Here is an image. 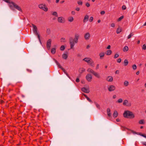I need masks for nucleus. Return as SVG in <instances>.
Returning a JSON list of instances; mask_svg holds the SVG:
<instances>
[{"label":"nucleus","mask_w":146,"mask_h":146,"mask_svg":"<svg viewBox=\"0 0 146 146\" xmlns=\"http://www.w3.org/2000/svg\"><path fill=\"white\" fill-rule=\"evenodd\" d=\"M110 108H108L107 110V115L108 117H110L111 116V113H110Z\"/></svg>","instance_id":"15"},{"label":"nucleus","mask_w":146,"mask_h":146,"mask_svg":"<svg viewBox=\"0 0 146 146\" xmlns=\"http://www.w3.org/2000/svg\"><path fill=\"white\" fill-rule=\"evenodd\" d=\"M87 71L89 72L92 74L96 77L98 78H101L100 75L97 72H95L93 70L90 68H89L87 69Z\"/></svg>","instance_id":"5"},{"label":"nucleus","mask_w":146,"mask_h":146,"mask_svg":"<svg viewBox=\"0 0 146 146\" xmlns=\"http://www.w3.org/2000/svg\"><path fill=\"white\" fill-rule=\"evenodd\" d=\"M112 53V51L111 50H108L107 51L106 54L108 55H110Z\"/></svg>","instance_id":"25"},{"label":"nucleus","mask_w":146,"mask_h":146,"mask_svg":"<svg viewBox=\"0 0 146 146\" xmlns=\"http://www.w3.org/2000/svg\"><path fill=\"white\" fill-rule=\"evenodd\" d=\"M3 1L8 3V6L10 9L13 11H14L16 9L18 11L22 12V10L21 7L14 2L11 1V0H3Z\"/></svg>","instance_id":"1"},{"label":"nucleus","mask_w":146,"mask_h":146,"mask_svg":"<svg viewBox=\"0 0 146 146\" xmlns=\"http://www.w3.org/2000/svg\"><path fill=\"white\" fill-rule=\"evenodd\" d=\"M126 9V7L125 5H123L122 7V9L123 10H125Z\"/></svg>","instance_id":"50"},{"label":"nucleus","mask_w":146,"mask_h":146,"mask_svg":"<svg viewBox=\"0 0 146 146\" xmlns=\"http://www.w3.org/2000/svg\"><path fill=\"white\" fill-rule=\"evenodd\" d=\"M67 76L70 79V76L68 75V74L67 73V72L66 73H65Z\"/></svg>","instance_id":"58"},{"label":"nucleus","mask_w":146,"mask_h":146,"mask_svg":"<svg viewBox=\"0 0 146 146\" xmlns=\"http://www.w3.org/2000/svg\"><path fill=\"white\" fill-rule=\"evenodd\" d=\"M121 128L123 130H125L126 129V127L123 126H121Z\"/></svg>","instance_id":"48"},{"label":"nucleus","mask_w":146,"mask_h":146,"mask_svg":"<svg viewBox=\"0 0 146 146\" xmlns=\"http://www.w3.org/2000/svg\"><path fill=\"white\" fill-rule=\"evenodd\" d=\"M80 8L79 7H77L75 9L77 11H79L80 10Z\"/></svg>","instance_id":"61"},{"label":"nucleus","mask_w":146,"mask_h":146,"mask_svg":"<svg viewBox=\"0 0 146 146\" xmlns=\"http://www.w3.org/2000/svg\"><path fill=\"white\" fill-rule=\"evenodd\" d=\"M113 80V78L112 76H109L107 78V80L109 82H112Z\"/></svg>","instance_id":"17"},{"label":"nucleus","mask_w":146,"mask_h":146,"mask_svg":"<svg viewBox=\"0 0 146 146\" xmlns=\"http://www.w3.org/2000/svg\"><path fill=\"white\" fill-rule=\"evenodd\" d=\"M123 116L127 118L132 119L135 117V115L131 111L128 110L125 111L123 113Z\"/></svg>","instance_id":"3"},{"label":"nucleus","mask_w":146,"mask_h":146,"mask_svg":"<svg viewBox=\"0 0 146 146\" xmlns=\"http://www.w3.org/2000/svg\"><path fill=\"white\" fill-rule=\"evenodd\" d=\"M86 78L87 81L89 82H91L92 79V77L90 74H88L86 76Z\"/></svg>","instance_id":"8"},{"label":"nucleus","mask_w":146,"mask_h":146,"mask_svg":"<svg viewBox=\"0 0 146 146\" xmlns=\"http://www.w3.org/2000/svg\"><path fill=\"white\" fill-rule=\"evenodd\" d=\"M124 65L125 66H126L127 65V64H128V62L127 60L125 59V60L124 61Z\"/></svg>","instance_id":"31"},{"label":"nucleus","mask_w":146,"mask_h":146,"mask_svg":"<svg viewBox=\"0 0 146 146\" xmlns=\"http://www.w3.org/2000/svg\"><path fill=\"white\" fill-rule=\"evenodd\" d=\"M52 15H53L55 16L56 17H58V15L57 13L56 12H54L52 13Z\"/></svg>","instance_id":"33"},{"label":"nucleus","mask_w":146,"mask_h":146,"mask_svg":"<svg viewBox=\"0 0 146 146\" xmlns=\"http://www.w3.org/2000/svg\"><path fill=\"white\" fill-rule=\"evenodd\" d=\"M122 102H123V100L121 98L119 99L117 101V102L118 103H121Z\"/></svg>","instance_id":"40"},{"label":"nucleus","mask_w":146,"mask_h":146,"mask_svg":"<svg viewBox=\"0 0 146 146\" xmlns=\"http://www.w3.org/2000/svg\"><path fill=\"white\" fill-rule=\"evenodd\" d=\"M58 21L59 23H64L65 22V20L63 17H58Z\"/></svg>","instance_id":"10"},{"label":"nucleus","mask_w":146,"mask_h":146,"mask_svg":"<svg viewBox=\"0 0 146 146\" xmlns=\"http://www.w3.org/2000/svg\"><path fill=\"white\" fill-rule=\"evenodd\" d=\"M119 71L118 70H117L115 72V74H119Z\"/></svg>","instance_id":"55"},{"label":"nucleus","mask_w":146,"mask_h":146,"mask_svg":"<svg viewBox=\"0 0 146 146\" xmlns=\"http://www.w3.org/2000/svg\"><path fill=\"white\" fill-rule=\"evenodd\" d=\"M87 100L88 101L90 102L91 103H92V100L89 98L88 97L87 99Z\"/></svg>","instance_id":"51"},{"label":"nucleus","mask_w":146,"mask_h":146,"mask_svg":"<svg viewBox=\"0 0 146 146\" xmlns=\"http://www.w3.org/2000/svg\"><path fill=\"white\" fill-rule=\"evenodd\" d=\"M141 136L146 138V136L145 135V134H141Z\"/></svg>","instance_id":"62"},{"label":"nucleus","mask_w":146,"mask_h":146,"mask_svg":"<svg viewBox=\"0 0 146 146\" xmlns=\"http://www.w3.org/2000/svg\"><path fill=\"white\" fill-rule=\"evenodd\" d=\"M124 17L123 16H122L121 17H120L118 19V21H120L122 19H123Z\"/></svg>","instance_id":"39"},{"label":"nucleus","mask_w":146,"mask_h":146,"mask_svg":"<svg viewBox=\"0 0 146 146\" xmlns=\"http://www.w3.org/2000/svg\"><path fill=\"white\" fill-rule=\"evenodd\" d=\"M145 123V120L143 119L140 120L139 121V123L141 124H143Z\"/></svg>","instance_id":"22"},{"label":"nucleus","mask_w":146,"mask_h":146,"mask_svg":"<svg viewBox=\"0 0 146 146\" xmlns=\"http://www.w3.org/2000/svg\"><path fill=\"white\" fill-rule=\"evenodd\" d=\"M129 84V82L127 81H125L124 82V85L125 86H127Z\"/></svg>","instance_id":"32"},{"label":"nucleus","mask_w":146,"mask_h":146,"mask_svg":"<svg viewBox=\"0 0 146 146\" xmlns=\"http://www.w3.org/2000/svg\"><path fill=\"white\" fill-rule=\"evenodd\" d=\"M146 142H142V144L143 145H144L146 146Z\"/></svg>","instance_id":"64"},{"label":"nucleus","mask_w":146,"mask_h":146,"mask_svg":"<svg viewBox=\"0 0 146 146\" xmlns=\"http://www.w3.org/2000/svg\"><path fill=\"white\" fill-rule=\"evenodd\" d=\"M111 26L112 27H115V24L114 23H112L111 24Z\"/></svg>","instance_id":"59"},{"label":"nucleus","mask_w":146,"mask_h":146,"mask_svg":"<svg viewBox=\"0 0 146 146\" xmlns=\"http://www.w3.org/2000/svg\"><path fill=\"white\" fill-rule=\"evenodd\" d=\"M51 52L53 54H54L56 52V49L55 48H52L51 51Z\"/></svg>","instance_id":"23"},{"label":"nucleus","mask_w":146,"mask_h":146,"mask_svg":"<svg viewBox=\"0 0 146 146\" xmlns=\"http://www.w3.org/2000/svg\"><path fill=\"white\" fill-rule=\"evenodd\" d=\"M53 60L55 62L57 65L58 66L59 68H61V66L60 65V64L58 63V62L54 58L53 59Z\"/></svg>","instance_id":"16"},{"label":"nucleus","mask_w":146,"mask_h":146,"mask_svg":"<svg viewBox=\"0 0 146 146\" xmlns=\"http://www.w3.org/2000/svg\"><path fill=\"white\" fill-rule=\"evenodd\" d=\"M89 19V16L88 15H86L85 16L83 20V22L84 23L86 22L87 21H88V20Z\"/></svg>","instance_id":"14"},{"label":"nucleus","mask_w":146,"mask_h":146,"mask_svg":"<svg viewBox=\"0 0 146 146\" xmlns=\"http://www.w3.org/2000/svg\"><path fill=\"white\" fill-rule=\"evenodd\" d=\"M80 77V75L79 76H78V78H77L76 79V81L77 82H80V80L79 78Z\"/></svg>","instance_id":"36"},{"label":"nucleus","mask_w":146,"mask_h":146,"mask_svg":"<svg viewBox=\"0 0 146 146\" xmlns=\"http://www.w3.org/2000/svg\"><path fill=\"white\" fill-rule=\"evenodd\" d=\"M52 40L51 39H48L46 42V47L48 50H49L51 46Z\"/></svg>","instance_id":"7"},{"label":"nucleus","mask_w":146,"mask_h":146,"mask_svg":"<svg viewBox=\"0 0 146 146\" xmlns=\"http://www.w3.org/2000/svg\"><path fill=\"white\" fill-rule=\"evenodd\" d=\"M93 20V17H90L89 19V21L90 22H92Z\"/></svg>","instance_id":"47"},{"label":"nucleus","mask_w":146,"mask_h":146,"mask_svg":"<svg viewBox=\"0 0 146 146\" xmlns=\"http://www.w3.org/2000/svg\"><path fill=\"white\" fill-rule=\"evenodd\" d=\"M142 49L145 50L146 49V45L145 44H144L143 45L142 47Z\"/></svg>","instance_id":"44"},{"label":"nucleus","mask_w":146,"mask_h":146,"mask_svg":"<svg viewBox=\"0 0 146 146\" xmlns=\"http://www.w3.org/2000/svg\"><path fill=\"white\" fill-rule=\"evenodd\" d=\"M134 70H135L137 68V66L135 64H134L132 66Z\"/></svg>","instance_id":"42"},{"label":"nucleus","mask_w":146,"mask_h":146,"mask_svg":"<svg viewBox=\"0 0 146 146\" xmlns=\"http://www.w3.org/2000/svg\"><path fill=\"white\" fill-rule=\"evenodd\" d=\"M90 37V34L89 33H87L84 35V38L86 40H88Z\"/></svg>","instance_id":"13"},{"label":"nucleus","mask_w":146,"mask_h":146,"mask_svg":"<svg viewBox=\"0 0 146 146\" xmlns=\"http://www.w3.org/2000/svg\"><path fill=\"white\" fill-rule=\"evenodd\" d=\"M68 21L70 22H72L74 21L73 17H70L68 18Z\"/></svg>","instance_id":"29"},{"label":"nucleus","mask_w":146,"mask_h":146,"mask_svg":"<svg viewBox=\"0 0 146 146\" xmlns=\"http://www.w3.org/2000/svg\"><path fill=\"white\" fill-rule=\"evenodd\" d=\"M115 87L113 85H111L108 87V90L110 92H111L115 90Z\"/></svg>","instance_id":"11"},{"label":"nucleus","mask_w":146,"mask_h":146,"mask_svg":"<svg viewBox=\"0 0 146 146\" xmlns=\"http://www.w3.org/2000/svg\"><path fill=\"white\" fill-rule=\"evenodd\" d=\"M81 90L83 92L86 93H88L90 92L89 88L87 89L85 87L82 88Z\"/></svg>","instance_id":"12"},{"label":"nucleus","mask_w":146,"mask_h":146,"mask_svg":"<svg viewBox=\"0 0 146 146\" xmlns=\"http://www.w3.org/2000/svg\"><path fill=\"white\" fill-rule=\"evenodd\" d=\"M119 55L118 54H116L114 55V58L115 59L116 58H117L118 57H119Z\"/></svg>","instance_id":"45"},{"label":"nucleus","mask_w":146,"mask_h":146,"mask_svg":"<svg viewBox=\"0 0 146 146\" xmlns=\"http://www.w3.org/2000/svg\"><path fill=\"white\" fill-rule=\"evenodd\" d=\"M71 13L73 15H74L75 14V12L74 11H72L71 12Z\"/></svg>","instance_id":"63"},{"label":"nucleus","mask_w":146,"mask_h":146,"mask_svg":"<svg viewBox=\"0 0 146 146\" xmlns=\"http://www.w3.org/2000/svg\"><path fill=\"white\" fill-rule=\"evenodd\" d=\"M67 76L70 79V76L68 75V74L67 73V72L66 73H65Z\"/></svg>","instance_id":"56"},{"label":"nucleus","mask_w":146,"mask_h":146,"mask_svg":"<svg viewBox=\"0 0 146 146\" xmlns=\"http://www.w3.org/2000/svg\"><path fill=\"white\" fill-rule=\"evenodd\" d=\"M133 133H135V134H137L138 135H141V133L136 132L134 131H133Z\"/></svg>","instance_id":"43"},{"label":"nucleus","mask_w":146,"mask_h":146,"mask_svg":"<svg viewBox=\"0 0 146 146\" xmlns=\"http://www.w3.org/2000/svg\"><path fill=\"white\" fill-rule=\"evenodd\" d=\"M65 48V46L64 45H62L60 47V49L62 51L64 50Z\"/></svg>","instance_id":"34"},{"label":"nucleus","mask_w":146,"mask_h":146,"mask_svg":"<svg viewBox=\"0 0 146 146\" xmlns=\"http://www.w3.org/2000/svg\"><path fill=\"white\" fill-rule=\"evenodd\" d=\"M123 105L127 106L130 107L131 106V104L130 103H129L127 100H125L123 101Z\"/></svg>","instance_id":"9"},{"label":"nucleus","mask_w":146,"mask_h":146,"mask_svg":"<svg viewBox=\"0 0 146 146\" xmlns=\"http://www.w3.org/2000/svg\"><path fill=\"white\" fill-rule=\"evenodd\" d=\"M91 62L89 64V65L92 67H94V63L93 61Z\"/></svg>","instance_id":"37"},{"label":"nucleus","mask_w":146,"mask_h":146,"mask_svg":"<svg viewBox=\"0 0 146 146\" xmlns=\"http://www.w3.org/2000/svg\"><path fill=\"white\" fill-rule=\"evenodd\" d=\"M82 95H83L86 99H87L88 98V96L84 94L83 93Z\"/></svg>","instance_id":"53"},{"label":"nucleus","mask_w":146,"mask_h":146,"mask_svg":"<svg viewBox=\"0 0 146 146\" xmlns=\"http://www.w3.org/2000/svg\"><path fill=\"white\" fill-rule=\"evenodd\" d=\"M128 47L127 46H126L124 47L123 48V51L124 52H127L128 50Z\"/></svg>","instance_id":"27"},{"label":"nucleus","mask_w":146,"mask_h":146,"mask_svg":"<svg viewBox=\"0 0 146 146\" xmlns=\"http://www.w3.org/2000/svg\"><path fill=\"white\" fill-rule=\"evenodd\" d=\"M74 36V38L72 37H70L69 39L70 49H72L75 44L77 43L78 42V40L79 38V35L77 34H76Z\"/></svg>","instance_id":"2"},{"label":"nucleus","mask_w":146,"mask_h":146,"mask_svg":"<svg viewBox=\"0 0 146 146\" xmlns=\"http://www.w3.org/2000/svg\"><path fill=\"white\" fill-rule=\"evenodd\" d=\"M121 58H119L117 61V62L118 63H120L121 62Z\"/></svg>","instance_id":"52"},{"label":"nucleus","mask_w":146,"mask_h":146,"mask_svg":"<svg viewBox=\"0 0 146 146\" xmlns=\"http://www.w3.org/2000/svg\"><path fill=\"white\" fill-rule=\"evenodd\" d=\"M118 115V113L116 111H115L113 113V116L114 118L116 117Z\"/></svg>","instance_id":"20"},{"label":"nucleus","mask_w":146,"mask_h":146,"mask_svg":"<svg viewBox=\"0 0 146 146\" xmlns=\"http://www.w3.org/2000/svg\"><path fill=\"white\" fill-rule=\"evenodd\" d=\"M91 59L90 58H85L83 59V60L87 62H88L90 61V60Z\"/></svg>","instance_id":"21"},{"label":"nucleus","mask_w":146,"mask_h":146,"mask_svg":"<svg viewBox=\"0 0 146 146\" xmlns=\"http://www.w3.org/2000/svg\"><path fill=\"white\" fill-rule=\"evenodd\" d=\"M93 60H92V59L90 60V61L88 62H87L88 64L89 65V64Z\"/></svg>","instance_id":"60"},{"label":"nucleus","mask_w":146,"mask_h":146,"mask_svg":"<svg viewBox=\"0 0 146 146\" xmlns=\"http://www.w3.org/2000/svg\"><path fill=\"white\" fill-rule=\"evenodd\" d=\"M67 76L70 79V76L68 75V74L67 73V72L66 73H65Z\"/></svg>","instance_id":"57"},{"label":"nucleus","mask_w":146,"mask_h":146,"mask_svg":"<svg viewBox=\"0 0 146 146\" xmlns=\"http://www.w3.org/2000/svg\"><path fill=\"white\" fill-rule=\"evenodd\" d=\"M46 32L48 35H49L50 33V29H47L46 31Z\"/></svg>","instance_id":"35"},{"label":"nucleus","mask_w":146,"mask_h":146,"mask_svg":"<svg viewBox=\"0 0 146 146\" xmlns=\"http://www.w3.org/2000/svg\"><path fill=\"white\" fill-rule=\"evenodd\" d=\"M77 3L79 5L82 6L83 4V2L82 1L80 0L77 1Z\"/></svg>","instance_id":"30"},{"label":"nucleus","mask_w":146,"mask_h":146,"mask_svg":"<svg viewBox=\"0 0 146 146\" xmlns=\"http://www.w3.org/2000/svg\"><path fill=\"white\" fill-rule=\"evenodd\" d=\"M104 53L103 52H101L99 54L100 58L101 59H102L103 58L102 57H103L104 56Z\"/></svg>","instance_id":"24"},{"label":"nucleus","mask_w":146,"mask_h":146,"mask_svg":"<svg viewBox=\"0 0 146 146\" xmlns=\"http://www.w3.org/2000/svg\"><path fill=\"white\" fill-rule=\"evenodd\" d=\"M122 29L121 27H119L117 29L116 33L117 34H119L121 32Z\"/></svg>","instance_id":"19"},{"label":"nucleus","mask_w":146,"mask_h":146,"mask_svg":"<svg viewBox=\"0 0 146 146\" xmlns=\"http://www.w3.org/2000/svg\"><path fill=\"white\" fill-rule=\"evenodd\" d=\"M85 70V69L84 68H81L79 69L78 71L80 73L82 74L84 72Z\"/></svg>","instance_id":"18"},{"label":"nucleus","mask_w":146,"mask_h":146,"mask_svg":"<svg viewBox=\"0 0 146 146\" xmlns=\"http://www.w3.org/2000/svg\"><path fill=\"white\" fill-rule=\"evenodd\" d=\"M94 103L96 105L97 108L98 109L100 110V106L99 104H98L96 102H94Z\"/></svg>","instance_id":"26"},{"label":"nucleus","mask_w":146,"mask_h":146,"mask_svg":"<svg viewBox=\"0 0 146 146\" xmlns=\"http://www.w3.org/2000/svg\"><path fill=\"white\" fill-rule=\"evenodd\" d=\"M32 25L33 27V31L34 34L37 36L39 41L41 43V41L40 38V36L38 32L37 28V27L36 25L33 24H32Z\"/></svg>","instance_id":"4"},{"label":"nucleus","mask_w":146,"mask_h":146,"mask_svg":"<svg viewBox=\"0 0 146 146\" xmlns=\"http://www.w3.org/2000/svg\"><path fill=\"white\" fill-rule=\"evenodd\" d=\"M38 7L39 8L44 10L45 11H47L48 10V8L46 7L45 4H42L39 5H38Z\"/></svg>","instance_id":"6"},{"label":"nucleus","mask_w":146,"mask_h":146,"mask_svg":"<svg viewBox=\"0 0 146 146\" xmlns=\"http://www.w3.org/2000/svg\"><path fill=\"white\" fill-rule=\"evenodd\" d=\"M61 42H66L65 38H62L60 39Z\"/></svg>","instance_id":"38"},{"label":"nucleus","mask_w":146,"mask_h":146,"mask_svg":"<svg viewBox=\"0 0 146 146\" xmlns=\"http://www.w3.org/2000/svg\"><path fill=\"white\" fill-rule=\"evenodd\" d=\"M62 57L63 58L66 59L68 57V55L67 54H63L62 55Z\"/></svg>","instance_id":"28"},{"label":"nucleus","mask_w":146,"mask_h":146,"mask_svg":"<svg viewBox=\"0 0 146 146\" xmlns=\"http://www.w3.org/2000/svg\"><path fill=\"white\" fill-rule=\"evenodd\" d=\"M86 5L87 7H89L90 6V4L89 3H88V2H87V3H86Z\"/></svg>","instance_id":"49"},{"label":"nucleus","mask_w":146,"mask_h":146,"mask_svg":"<svg viewBox=\"0 0 146 146\" xmlns=\"http://www.w3.org/2000/svg\"><path fill=\"white\" fill-rule=\"evenodd\" d=\"M105 12L104 11H102L100 12V14L101 15H104L105 14Z\"/></svg>","instance_id":"54"},{"label":"nucleus","mask_w":146,"mask_h":146,"mask_svg":"<svg viewBox=\"0 0 146 146\" xmlns=\"http://www.w3.org/2000/svg\"><path fill=\"white\" fill-rule=\"evenodd\" d=\"M132 33H131L127 37V38L129 39L131 38V37L133 35L132 34Z\"/></svg>","instance_id":"41"},{"label":"nucleus","mask_w":146,"mask_h":146,"mask_svg":"<svg viewBox=\"0 0 146 146\" xmlns=\"http://www.w3.org/2000/svg\"><path fill=\"white\" fill-rule=\"evenodd\" d=\"M61 68H60L63 71L64 73H66V72L65 69L63 68L62 66H61Z\"/></svg>","instance_id":"46"}]
</instances>
